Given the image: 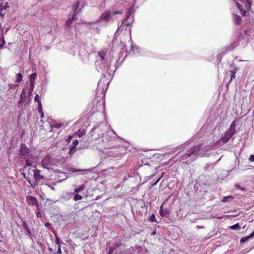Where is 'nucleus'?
<instances>
[{
  "label": "nucleus",
  "mask_w": 254,
  "mask_h": 254,
  "mask_svg": "<svg viewBox=\"0 0 254 254\" xmlns=\"http://www.w3.org/2000/svg\"><path fill=\"white\" fill-rule=\"evenodd\" d=\"M58 253L59 254H61L62 253V251H61V249L60 246H59L58 250Z\"/></svg>",
  "instance_id": "57"
},
{
  "label": "nucleus",
  "mask_w": 254,
  "mask_h": 254,
  "mask_svg": "<svg viewBox=\"0 0 254 254\" xmlns=\"http://www.w3.org/2000/svg\"><path fill=\"white\" fill-rule=\"evenodd\" d=\"M22 75L20 73H18L16 74V82L18 83L22 80Z\"/></svg>",
  "instance_id": "31"
},
{
  "label": "nucleus",
  "mask_w": 254,
  "mask_h": 254,
  "mask_svg": "<svg viewBox=\"0 0 254 254\" xmlns=\"http://www.w3.org/2000/svg\"><path fill=\"white\" fill-rule=\"evenodd\" d=\"M133 12H134L133 6H130L128 9L127 11L126 12V18L127 19L128 18Z\"/></svg>",
  "instance_id": "20"
},
{
  "label": "nucleus",
  "mask_w": 254,
  "mask_h": 254,
  "mask_svg": "<svg viewBox=\"0 0 254 254\" xmlns=\"http://www.w3.org/2000/svg\"><path fill=\"white\" fill-rule=\"evenodd\" d=\"M51 225V223H50V222H46L45 224V226L46 227H49V226H50Z\"/></svg>",
  "instance_id": "54"
},
{
  "label": "nucleus",
  "mask_w": 254,
  "mask_h": 254,
  "mask_svg": "<svg viewBox=\"0 0 254 254\" xmlns=\"http://www.w3.org/2000/svg\"><path fill=\"white\" fill-rule=\"evenodd\" d=\"M79 12H73V14L71 17L72 19L74 20V19H77V14H78Z\"/></svg>",
  "instance_id": "44"
},
{
  "label": "nucleus",
  "mask_w": 254,
  "mask_h": 254,
  "mask_svg": "<svg viewBox=\"0 0 254 254\" xmlns=\"http://www.w3.org/2000/svg\"><path fill=\"white\" fill-rule=\"evenodd\" d=\"M124 29H125V30L126 31H127V30H128L127 29H128V28H126V27H124Z\"/></svg>",
  "instance_id": "60"
},
{
  "label": "nucleus",
  "mask_w": 254,
  "mask_h": 254,
  "mask_svg": "<svg viewBox=\"0 0 254 254\" xmlns=\"http://www.w3.org/2000/svg\"><path fill=\"white\" fill-rule=\"evenodd\" d=\"M102 75H103V77H104V78L105 77V73H103Z\"/></svg>",
  "instance_id": "62"
},
{
  "label": "nucleus",
  "mask_w": 254,
  "mask_h": 254,
  "mask_svg": "<svg viewBox=\"0 0 254 254\" xmlns=\"http://www.w3.org/2000/svg\"><path fill=\"white\" fill-rule=\"evenodd\" d=\"M68 176L67 175L66 173L64 172H60L59 174V178H62L61 181L65 180L67 178Z\"/></svg>",
  "instance_id": "25"
},
{
  "label": "nucleus",
  "mask_w": 254,
  "mask_h": 254,
  "mask_svg": "<svg viewBox=\"0 0 254 254\" xmlns=\"http://www.w3.org/2000/svg\"><path fill=\"white\" fill-rule=\"evenodd\" d=\"M34 100L35 102H38V104H39V102H41L40 101V97L38 95H36L34 97Z\"/></svg>",
  "instance_id": "45"
},
{
  "label": "nucleus",
  "mask_w": 254,
  "mask_h": 254,
  "mask_svg": "<svg viewBox=\"0 0 254 254\" xmlns=\"http://www.w3.org/2000/svg\"><path fill=\"white\" fill-rule=\"evenodd\" d=\"M83 170H76L75 169H72V172H80V171H82Z\"/></svg>",
  "instance_id": "56"
},
{
  "label": "nucleus",
  "mask_w": 254,
  "mask_h": 254,
  "mask_svg": "<svg viewBox=\"0 0 254 254\" xmlns=\"http://www.w3.org/2000/svg\"><path fill=\"white\" fill-rule=\"evenodd\" d=\"M236 4L237 6L239 8V9H241L240 6V4L238 2H236Z\"/></svg>",
  "instance_id": "59"
},
{
  "label": "nucleus",
  "mask_w": 254,
  "mask_h": 254,
  "mask_svg": "<svg viewBox=\"0 0 254 254\" xmlns=\"http://www.w3.org/2000/svg\"><path fill=\"white\" fill-rule=\"evenodd\" d=\"M22 227L23 228L25 229V230L27 232V235H28V236L32 240H33V235L29 228V227L28 226V225L27 224V223L25 222V221H23V223H22Z\"/></svg>",
  "instance_id": "14"
},
{
  "label": "nucleus",
  "mask_w": 254,
  "mask_h": 254,
  "mask_svg": "<svg viewBox=\"0 0 254 254\" xmlns=\"http://www.w3.org/2000/svg\"><path fill=\"white\" fill-rule=\"evenodd\" d=\"M42 166L45 169L50 170L53 165L52 159L49 155L46 156L41 161Z\"/></svg>",
  "instance_id": "6"
},
{
  "label": "nucleus",
  "mask_w": 254,
  "mask_h": 254,
  "mask_svg": "<svg viewBox=\"0 0 254 254\" xmlns=\"http://www.w3.org/2000/svg\"><path fill=\"white\" fill-rule=\"evenodd\" d=\"M55 237H56V241H55V243L57 244V245H59L60 246V244L61 243V240H60V239L59 238V237L58 236V235H57V234H55Z\"/></svg>",
  "instance_id": "37"
},
{
  "label": "nucleus",
  "mask_w": 254,
  "mask_h": 254,
  "mask_svg": "<svg viewBox=\"0 0 254 254\" xmlns=\"http://www.w3.org/2000/svg\"><path fill=\"white\" fill-rule=\"evenodd\" d=\"M238 44L231 45V46H227L225 48V51L223 52V54H225L227 52L232 50L235 48Z\"/></svg>",
  "instance_id": "19"
},
{
  "label": "nucleus",
  "mask_w": 254,
  "mask_h": 254,
  "mask_svg": "<svg viewBox=\"0 0 254 254\" xmlns=\"http://www.w3.org/2000/svg\"><path fill=\"white\" fill-rule=\"evenodd\" d=\"M120 13H121V12H120V11L119 10L113 11L111 12V15H113Z\"/></svg>",
  "instance_id": "46"
},
{
  "label": "nucleus",
  "mask_w": 254,
  "mask_h": 254,
  "mask_svg": "<svg viewBox=\"0 0 254 254\" xmlns=\"http://www.w3.org/2000/svg\"><path fill=\"white\" fill-rule=\"evenodd\" d=\"M32 171L34 172V177L37 181L44 179V177L40 174L41 171L40 170L36 169L35 170H32Z\"/></svg>",
  "instance_id": "15"
},
{
  "label": "nucleus",
  "mask_w": 254,
  "mask_h": 254,
  "mask_svg": "<svg viewBox=\"0 0 254 254\" xmlns=\"http://www.w3.org/2000/svg\"><path fill=\"white\" fill-rule=\"evenodd\" d=\"M74 193H67L63 194V197L65 199H69L73 195Z\"/></svg>",
  "instance_id": "30"
},
{
  "label": "nucleus",
  "mask_w": 254,
  "mask_h": 254,
  "mask_svg": "<svg viewBox=\"0 0 254 254\" xmlns=\"http://www.w3.org/2000/svg\"><path fill=\"white\" fill-rule=\"evenodd\" d=\"M9 7L8 3L7 2L5 3H2L0 4V9L3 10H5Z\"/></svg>",
  "instance_id": "24"
},
{
  "label": "nucleus",
  "mask_w": 254,
  "mask_h": 254,
  "mask_svg": "<svg viewBox=\"0 0 254 254\" xmlns=\"http://www.w3.org/2000/svg\"><path fill=\"white\" fill-rule=\"evenodd\" d=\"M2 44H0V49L1 48H2V47L5 45V42L4 40V39H3H3H2Z\"/></svg>",
  "instance_id": "51"
},
{
  "label": "nucleus",
  "mask_w": 254,
  "mask_h": 254,
  "mask_svg": "<svg viewBox=\"0 0 254 254\" xmlns=\"http://www.w3.org/2000/svg\"><path fill=\"white\" fill-rule=\"evenodd\" d=\"M49 250L50 251V252H52V249L51 248H49Z\"/></svg>",
  "instance_id": "61"
},
{
  "label": "nucleus",
  "mask_w": 254,
  "mask_h": 254,
  "mask_svg": "<svg viewBox=\"0 0 254 254\" xmlns=\"http://www.w3.org/2000/svg\"><path fill=\"white\" fill-rule=\"evenodd\" d=\"M79 5V1H77L75 3L73 4L72 5V10L73 11V12H80L81 9H78V6Z\"/></svg>",
  "instance_id": "17"
},
{
  "label": "nucleus",
  "mask_w": 254,
  "mask_h": 254,
  "mask_svg": "<svg viewBox=\"0 0 254 254\" xmlns=\"http://www.w3.org/2000/svg\"><path fill=\"white\" fill-rule=\"evenodd\" d=\"M230 228L231 230H239L241 229V226L239 224V223H237L235 225H233L232 226H231L230 227Z\"/></svg>",
  "instance_id": "27"
},
{
  "label": "nucleus",
  "mask_w": 254,
  "mask_h": 254,
  "mask_svg": "<svg viewBox=\"0 0 254 254\" xmlns=\"http://www.w3.org/2000/svg\"><path fill=\"white\" fill-rule=\"evenodd\" d=\"M131 22H127L126 23H124V22L123 21L120 26L118 27V29L117 30L116 33L120 32L122 31L123 30L125 27H126V28H128V30L129 33V35H131Z\"/></svg>",
  "instance_id": "11"
},
{
  "label": "nucleus",
  "mask_w": 254,
  "mask_h": 254,
  "mask_svg": "<svg viewBox=\"0 0 254 254\" xmlns=\"http://www.w3.org/2000/svg\"><path fill=\"white\" fill-rule=\"evenodd\" d=\"M74 200L77 201L79 200H81L82 198V197L81 195L78 194V193H76L75 194H74Z\"/></svg>",
  "instance_id": "32"
},
{
  "label": "nucleus",
  "mask_w": 254,
  "mask_h": 254,
  "mask_svg": "<svg viewBox=\"0 0 254 254\" xmlns=\"http://www.w3.org/2000/svg\"><path fill=\"white\" fill-rule=\"evenodd\" d=\"M159 214L162 217H167L170 215V211L169 208H163V205L160 207Z\"/></svg>",
  "instance_id": "13"
},
{
  "label": "nucleus",
  "mask_w": 254,
  "mask_h": 254,
  "mask_svg": "<svg viewBox=\"0 0 254 254\" xmlns=\"http://www.w3.org/2000/svg\"><path fill=\"white\" fill-rule=\"evenodd\" d=\"M250 239L254 237V231L249 236H248Z\"/></svg>",
  "instance_id": "55"
},
{
  "label": "nucleus",
  "mask_w": 254,
  "mask_h": 254,
  "mask_svg": "<svg viewBox=\"0 0 254 254\" xmlns=\"http://www.w3.org/2000/svg\"><path fill=\"white\" fill-rule=\"evenodd\" d=\"M235 127H236V122H235V121H234L231 124L230 127L228 129H229L231 131L235 133L236 132Z\"/></svg>",
  "instance_id": "26"
},
{
  "label": "nucleus",
  "mask_w": 254,
  "mask_h": 254,
  "mask_svg": "<svg viewBox=\"0 0 254 254\" xmlns=\"http://www.w3.org/2000/svg\"><path fill=\"white\" fill-rule=\"evenodd\" d=\"M26 90L25 89H23L22 90V92L20 95V100L18 103L19 104H22L23 103H24V99L26 97Z\"/></svg>",
  "instance_id": "16"
},
{
  "label": "nucleus",
  "mask_w": 254,
  "mask_h": 254,
  "mask_svg": "<svg viewBox=\"0 0 254 254\" xmlns=\"http://www.w3.org/2000/svg\"><path fill=\"white\" fill-rule=\"evenodd\" d=\"M236 72H237L236 69L231 70L230 79L229 80V83H230L233 80V79L235 78V74H236Z\"/></svg>",
  "instance_id": "22"
},
{
  "label": "nucleus",
  "mask_w": 254,
  "mask_h": 254,
  "mask_svg": "<svg viewBox=\"0 0 254 254\" xmlns=\"http://www.w3.org/2000/svg\"><path fill=\"white\" fill-rule=\"evenodd\" d=\"M75 147H73V146H71L70 148V150L69 153L71 155L73 154L75 152Z\"/></svg>",
  "instance_id": "41"
},
{
  "label": "nucleus",
  "mask_w": 254,
  "mask_h": 254,
  "mask_svg": "<svg viewBox=\"0 0 254 254\" xmlns=\"http://www.w3.org/2000/svg\"><path fill=\"white\" fill-rule=\"evenodd\" d=\"M235 132L231 131L229 129L227 130L225 132L224 135L222 137V141L224 143H227L232 137V136L235 134Z\"/></svg>",
  "instance_id": "10"
},
{
  "label": "nucleus",
  "mask_w": 254,
  "mask_h": 254,
  "mask_svg": "<svg viewBox=\"0 0 254 254\" xmlns=\"http://www.w3.org/2000/svg\"><path fill=\"white\" fill-rule=\"evenodd\" d=\"M111 16V11L110 10H107L105 11L104 13H102L100 18L96 20L95 22L97 23L102 21H105L106 22H108Z\"/></svg>",
  "instance_id": "8"
},
{
  "label": "nucleus",
  "mask_w": 254,
  "mask_h": 254,
  "mask_svg": "<svg viewBox=\"0 0 254 254\" xmlns=\"http://www.w3.org/2000/svg\"><path fill=\"white\" fill-rule=\"evenodd\" d=\"M39 211H40V210H38V211L37 212L36 216L38 218H41L42 217V215H41V212Z\"/></svg>",
  "instance_id": "49"
},
{
  "label": "nucleus",
  "mask_w": 254,
  "mask_h": 254,
  "mask_svg": "<svg viewBox=\"0 0 254 254\" xmlns=\"http://www.w3.org/2000/svg\"><path fill=\"white\" fill-rule=\"evenodd\" d=\"M3 11L4 10L0 9V15L2 17H3L4 16V15L5 14V13L3 12Z\"/></svg>",
  "instance_id": "53"
},
{
  "label": "nucleus",
  "mask_w": 254,
  "mask_h": 254,
  "mask_svg": "<svg viewBox=\"0 0 254 254\" xmlns=\"http://www.w3.org/2000/svg\"><path fill=\"white\" fill-rule=\"evenodd\" d=\"M37 77V73H33L31 75H30V83L31 84L34 85V80Z\"/></svg>",
  "instance_id": "23"
},
{
  "label": "nucleus",
  "mask_w": 254,
  "mask_h": 254,
  "mask_svg": "<svg viewBox=\"0 0 254 254\" xmlns=\"http://www.w3.org/2000/svg\"><path fill=\"white\" fill-rule=\"evenodd\" d=\"M38 111L39 113L43 112L42 111V104L41 102H39L38 104Z\"/></svg>",
  "instance_id": "42"
},
{
  "label": "nucleus",
  "mask_w": 254,
  "mask_h": 254,
  "mask_svg": "<svg viewBox=\"0 0 254 254\" xmlns=\"http://www.w3.org/2000/svg\"><path fill=\"white\" fill-rule=\"evenodd\" d=\"M73 21V20L71 17L68 18L65 22V25L68 27H70Z\"/></svg>",
  "instance_id": "28"
},
{
  "label": "nucleus",
  "mask_w": 254,
  "mask_h": 254,
  "mask_svg": "<svg viewBox=\"0 0 254 254\" xmlns=\"http://www.w3.org/2000/svg\"><path fill=\"white\" fill-rule=\"evenodd\" d=\"M33 86H34V85H32V84H31V83H30V87L29 89V93L30 94H31L33 90Z\"/></svg>",
  "instance_id": "47"
},
{
  "label": "nucleus",
  "mask_w": 254,
  "mask_h": 254,
  "mask_svg": "<svg viewBox=\"0 0 254 254\" xmlns=\"http://www.w3.org/2000/svg\"><path fill=\"white\" fill-rule=\"evenodd\" d=\"M121 148H123V147L118 146V147L114 148L111 147L109 149H107L105 150V153L108 154L110 157H118L122 155L121 153Z\"/></svg>",
  "instance_id": "4"
},
{
  "label": "nucleus",
  "mask_w": 254,
  "mask_h": 254,
  "mask_svg": "<svg viewBox=\"0 0 254 254\" xmlns=\"http://www.w3.org/2000/svg\"><path fill=\"white\" fill-rule=\"evenodd\" d=\"M161 177H160L155 183H154L151 186L153 187L154 186H155L157 185V184L158 183V182L160 181V180L161 179Z\"/></svg>",
  "instance_id": "52"
},
{
  "label": "nucleus",
  "mask_w": 254,
  "mask_h": 254,
  "mask_svg": "<svg viewBox=\"0 0 254 254\" xmlns=\"http://www.w3.org/2000/svg\"><path fill=\"white\" fill-rule=\"evenodd\" d=\"M250 238L249 237V236H247V237H243L240 240V242L241 243H245V242H247L249 240H250Z\"/></svg>",
  "instance_id": "35"
},
{
  "label": "nucleus",
  "mask_w": 254,
  "mask_h": 254,
  "mask_svg": "<svg viewBox=\"0 0 254 254\" xmlns=\"http://www.w3.org/2000/svg\"><path fill=\"white\" fill-rule=\"evenodd\" d=\"M62 126V124H58V123H55L53 125H52V127L54 128H59L60 127Z\"/></svg>",
  "instance_id": "38"
},
{
  "label": "nucleus",
  "mask_w": 254,
  "mask_h": 254,
  "mask_svg": "<svg viewBox=\"0 0 254 254\" xmlns=\"http://www.w3.org/2000/svg\"><path fill=\"white\" fill-rule=\"evenodd\" d=\"M233 199V197L231 195H229V196H225L223 200H222V202H227L228 201H231V200Z\"/></svg>",
  "instance_id": "29"
},
{
  "label": "nucleus",
  "mask_w": 254,
  "mask_h": 254,
  "mask_svg": "<svg viewBox=\"0 0 254 254\" xmlns=\"http://www.w3.org/2000/svg\"><path fill=\"white\" fill-rule=\"evenodd\" d=\"M149 220L151 222H157V220L156 219L155 215L154 214H152L150 217L149 218Z\"/></svg>",
  "instance_id": "34"
},
{
  "label": "nucleus",
  "mask_w": 254,
  "mask_h": 254,
  "mask_svg": "<svg viewBox=\"0 0 254 254\" xmlns=\"http://www.w3.org/2000/svg\"><path fill=\"white\" fill-rule=\"evenodd\" d=\"M233 19L237 25L240 24L242 21L240 16L236 14L233 15Z\"/></svg>",
  "instance_id": "18"
},
{
  "label": "nucleus",
  "mask_w": 254,
  "mask_h": 254,
  "mask_svg": "<svg viewBox=\"0 0 254 254\" xmlns=\"http://www.w3.org/2000/svg\"><path fill=\"white\" fill-rule=\"evenodd\" d=\"M96 29H97V33H99V30L98 28H96Z\"/></svg>",
  "instance_id": "63"
},
{
  "label": "nucleus",
  "mask_w": 254,
  "mask_h": 254,
  "mask_svg": "<svg viewBox=\"0 0 254 254\" xmlns=\"http://www.w3.org/2000/svg\"><path fill=\"white\" fill-rule=\"evenodd\" d=\"M78 141L77 139L74 140L72 142V146L76 148V146L78 145Z\"/></svg>",
  "instance_id": "43"
},
{
  "label": "nucleus",
  "mask_w": 254,
  "mask_h": 254,
  "mask_svg": "<svg viewBox=\"0 0 254 254\" xmlns=\"http://www.w3.org/2000/svg\"><path fill=\"white\" fill-rule=\"evenodd\" d=\"M236 187L237 189H240V190H245L244 188L241 187V186H240L239 184H237V185H236Z\"/></svg>",
  "instance_id": "50"
},
{
  "label": "nucleus",
  "mask_w": 254,
  "mask_h": 254,
  "mask_svg": "<svg viewBox=\"0 0 254 254\" xmlns=\"http://www.w3.org/2000/svg\"><path fill=\"white\" fill-rule=\"evenodd\" d=\"M84 187L83 185H82L78 189H75L74 190V192H73L74 193H78L79 192L81 191H82L83 190H84Z\"/></svg>",
  "instance_id": "33"
},
{
  "label": "nucleus",
  "mask_w": 254,
  "mask_h": 254,
  "mask_svg": "<svg viewBox=\"0 0 254 254\" xmlns=\"http://www.w3.org/2000/svg\"><path fill=\"white\" fill-rule=\"evenodd\" d=\"M108 88V82L105 79H101L98 83L97 88V94L102 95L103 97L105 95L106 90Z\"/></svg>",
  "instance_id": "3"
},
{
  "label": "nucleus",
  "mask_w": 254,
  "mask_h": 254,
  "mask_svg": "<svg viewBox=\"0 0 254 254\" xmlns=\"http://www.w3.org/2000/svg\"><path fill=\"white\" fill-rule=\"evenodd\" d=\"M246 6H248L249 8H251V5L253 4V1L252 0H246Z\"/></svg>",
  "instance_id": "36"
},
{
  "label": "nucleus",
  "mask_w": 254,
  "mask_h": 254,
  "mask_svg": "<svg viewBox=\"0 0 254 254\" xmlns=\"http://www.w3.org/2000/svg\"><path fill=\"white\" fill-rule=\"evenodd\" d=\"M244 14H245V13H246V11H244Z\"/></svg>",
  "instance_id": "64"
},
{
  "label": "nucleus",
  "mask_w": 254,
  "mask_h": 254,
  "mask_svg": "<svg viewBox=\"0 0 254 254\" xmlns=\"http://www.w3.org/2000/svg\"><path fill=\"white\" fill-rule=\"evenodd\" d=\"M250 31L248 30H245L244 31L241 32L238 37V40L239 41L243 40L244 42L248 43L250 37Z\"/></svg>",
  "instance_id": "9"
},
{
  "label": "nucleus",
  "mask_w": 254,
  "mask_h": 254,
  "mask_svg": "<svg viewBox=\"0 0 254 254\" xmlns=\"http://www.w3.org/2000/svg\"><path fill=\"white\" fill-rule=\"evenodd\" d=\"M40 113V114H41V116H41V118H43L44 117V114L43 112H41V113Z\"/></svg>",
  "instance_id": "58"
},
{
  "label": "nucleus",
  "mask_w": 254,
  "mask_h": 254,
  "mask_svg": "<svg viewBox=\"0 0 254 254\" xmlns=\"http://www.w3.org/2000/svg\"><path fill=\"white\" fill-rule=\"evenodd\" d=\"M105 101L102 100L98 101L96 105H94L93 107L92 108V110H93V112H94V109H96V111H100L101 110H104L105 108Z\"/></svg>",
  "instance_id": "12"
},
{
  "label": "nucleus",
  "mask_w": 254,
  "mask_h": 254,
  "mask_svg": "<svg viewBox=\"0 0 254 254\" xmlns=\"http://www.w3.org/2000/svg\"><path fill=\"white\" fill-rule=\"evenodd\" d=\"M8 86L9 89H15L17 87V85L13 84H9Z\"/></svg>",
  "instance_id": "40"
},
{
  "label": "nucleus",
  "mask_w": 254,
  "mask_h": 254,
  "mask_svg": "<svg viewBox=\"0 0 254 254\" xmlns=\"http://www.w3.org/2000/svg\"><path fill=\"white\" fill-rule=\"evenodd\" d=\"M249 160L251 162H254V155H251L249 157Z\"/></svg>",
  "instance_id": "48"
},
{
  "label": "nucleus",
  "mask_w": 254,
  "mask_h": 254,
  "mask_svg": "<svg viewBox=\"0 0 254 254\" xmlns=\"http://www.w3.org/2000/svg\"><path fill=\"white\" fill-rule=\"evenodd\" d=\"M110 61L106 59L105 53L99 52L98 57L95 63L96 68L98 71L107 70L110 68Z\"/></svg>",
  "instance_id": "1"
},
{
  "label": "nucleus",
  "mask_w": 254,
  "mask_h": 254,
  "mask_svg": "<svg viewBox=\"0 0 254 254\" xmlns=\"http://www.w3.org/2000/svg\"><path fill=\"white\" fill-rule=\"evenodd\" d=\"M202 147L201 144H198L193 146L190 149L189 151L186 152L185 154L181 156V160H184L187 158L190 157L191 155L195 156V157L197 155L199 156V152L201 150Z\"/></svg>",
  "instance_id": "2"
},
{
  "label": "nucleus",
  "mask_w": 254,
  "mask_h": 254,
  "mask_svg": "<svg viewBox=\"0 0 254 254\" xmlns=\"http://www.w3.org/2000/svg\"><path fill=\"white\" fill-rule=\"evenodd\" d=\"M26 162H25V165H24V167H23V171H25L26 169V168L31 166V164H32V161L30 159V158H26Z\"/></svg>",
  "instance_id": "21"
},
{
  "label": "nucleus",
  "mask_w": 254,
  "mask_h": 254,
  "mask_svg": "<svg viewBox=\"0 0 254 254\" xmlns=\"http://www.w3.org/2000/svg\"><path fill=\"white\" fill-rule=\"evenodd\" d=\"M20 157L23 159H26L31 157L29 148L25 144L22 143L20 149Z\"/></svg>",
  "instance_id": "5"
},
{
  "label": "nucleus",
  "mask_w": 254,
  "mask_h": 254,
  "mask_svg": "<svg viewBox=\"0 0 254 254\" xmlns=\"http://www.w3.org/2000/svg\"><path fill=\"white\" fill-rule=\"evenodd\" d=\"M43 12V11H42V10H40V12L39 13H40V14H39V12H37L36 13H35L34 14V15H35V16L37 17L39 19H40L42 17V13Z\"/></svg>",
  "instance_id": "39"
},
{
  "label": "nucleus",
  "mask_w": 254,
  "mask_h": 254,
  "mask_svg": "<svg viewBox=\"0 0 254 254\" xmlns=\"http://www.w3.org/2000/svg\"><path fill=\"white\" fill-rule=\"evenodd\" d=\"M26 201H27L28 204L29 205H31V206L35 205L37 207V209L38 210H40L39 204L37 199L36 197H35L32 195H29V196H26Z\"/></svg>",
  "instance_id": "7"
}]
</instances>
